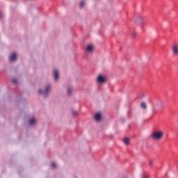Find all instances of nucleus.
Returning a JSON list of instances; mask_svg holds the SVG:
<instances>
[{"label": "nucleus", "instance_id": "16", "mask_svg": "<svg viewBox=\"0 0 178 178\" xmlns=\"http://www.w3.org/2000/svg\"><path fill=\"white\" fill-rule=\"evenodd\" d=\"M72 115H73V116H77V111H72Z\"/></svg>", "mask_w": 178, "mask_h": 178}, {"label": "nucleus", "instance_id": "19", "mask_svg": "<svg viewBox=\"0 0 178 178\" xmlns=\"http://www.w3.org/2000/svg\"><path fill=\"white\" fill-rule=\"evenodd\" d=\"M132 37H134V38L136 37V33H132Z\"/></svg>", "mask_w": 178, "mask_h": 178}, {"label": "nucleus", "instance_id": "6", "mask_svg": "<svg viewBox=\"0 0 178 178\" xmlns=\"http://www.w3.org/2000/svg\"><path fill=\"white\" fill-rule=\"evenodd\" d=\"M16 59H17V54L13 53L10 56V62H15V60H16Z\"/></svg>", "mask_w": 178, "mask_h": 178}, {"label": "nucleus", "instance_id": "5", "mask_svg": "<svg viewBox=\"0 0 178 178\" xmlns=\"http://www.w3.org/2000/svg\"><path fill=\"white\" fill-rule=\"evenodd\" d=\"M95 119L96 122H101V120H102V115L101 114V113H97L95 115Z\"/></svg>", "mask_w": 178, "mask_h": 178}, {"label": "nucleus", "instance_id": "15", "mask_svg": "<svg viewBox=\"0 0 178 178\" xmlns=\"http://www.w3.org/2000/svg\"><path fill=\"white\" fill-rule=\"evenodd\" d=\"M12 81H13V84H17V83H19V81H17V79H13Z\"/></svg>", "mask_w": 178, "mask_h": 178}, {"label": "nucleus", "instance_id": "1", "mask_svg": "<svg viewBox=\"0 0 178 178\" xmlns=\"http://www.w3.org/2000/svg\"><path fill=\"white\" fill-rule=\"evenodd\" d=\"M51 88H52V85L51 83H47L44 86L43 90H38V94L42 95L44 98H48V97H49V94H51Z\"/></svg>", "mask_w": 178, "mask_h": 178}, {"label": "nucleus", "instance_id": "10", "mask_svg": "<svg viewBox=\"0 0 178 178\" xmlns=\"http://www.w3.org/2000/svg\"><path fill=\"white\" fill-rule=\"evenodd\" d=\"M124 143L125 144V145H129V144H130V138H125L124 139Z\"/></svg>", "mask_w": 178, "mask_h": 178}, {"label": "nucleus", "instance_id": "11", "mask_svg": "<svg viewBox=\"0 0 178 178\" xmlns=\"http://www.w3.org/2000/svg\"><path fill=\"white\" fill-rule=\"evenodd\" d=\"M140 106L141 108H143V109H147V104H145V102H142L140 104Z\"/></svg>", "mask_w": 178, "mask_h": 178}, {"label": "nucleus", "instance_id": "2", "mask_svg": "<svg viewBox=\"0 0 178 178\" xmlns=\"http://www.w3.org/2000/svg\"><path fill=\"white\" fill-rule=\"evenodd\" d=\"M152 138H154V140H161L162 137H163V131H155L151 135Z\"/></svg>", "mask_w": 178, "mask_h": 178}, {"label": "nucleus", "instance_id": "17", "mask_svg": "<svg viewBox=\"0 0 178 178\" xmlns=\"http://www.w3.org/2000/svg\"><path fill=\"white\" fill-rule=\"evenodd\" d=\"M153 115H156V110L155 108H153Z\"/></svg>", "mask_w": 178, "mask_h": 178}, {"label": "nucleus", "instance_id": "3", "mask_svg": "<svg viewBox=\"0 0 178 178\" xmlns=\"http://www.w3.org/2000/svg\"><path fill=\"white\" fill-rule=\"evenodd\" d=\"M172 52L174 56H178V44L175 43L172 47Z\"/></svg>", "mask_w": 178, "mask_h": 178}, {"label": "nucleus", "instance_id": "4", "mask_svg": "<svg viewBox=\"0 0 178 178\" xmlns=\"http://www.w3.org/2000/svg\"><path fill=\"white\" fill-rule=\"evenodd\" d=\"M94 51V46L92 44H88L86 49V54H92Z\"/></svg>", "mask_w": 178, "mask_h": 178}, {"label": "nucleus", "instance_id": "18", "mask_svg": "<svg viewBox=\"0 0 178 178\" xmlns=\"http://www.w3.org/2000/svg\"><path fill=\"white\" fill-rule=\"evenodd\" d=\"M152 163H153L152 161L150 160L149 162V166H152Z\"/></svg>", "mask_w": 178, "mask_h": 178}, {"label": "nucleus", "instance_id": "7", "mask_svg": "<svg viewBox=\"0 0 178 178\" xmlns=\"http://www.w3.org/2000/svg\"><path fill=\"white\" fill-rule=\"evenodd\" d=\"M54 76L55 81H59V71L58 70H54Z\"/></svg>", "mask_w": 178, "mask_h": 178}, {"label": "nucleus", "instance_id": "8", "mask_svg": "<svg viewBox=\"0 0 178 178\" xmlns=\"http://www.w3.org/2000/svg\"><path fill=\"white\" fill-rule=\"evenodd\" d=\"M97 81L99 83H105V76L99 75V76H97Z\"/></svg>", "mask_w": 178, "mask_h": 178}, {"label": "nucleus", "instance_id": "14", "mask_svg": "<svg viewBox=\"0 0 178 178\" xmlns=\"http://www.w3.org/2000/svg\"><path fill=\"white\" fill-rule=\"evenodd\" d=\"M51 168H53V169H55V168H56V163L52 162L51 163Z\"/></svg>", "mask_w": 178, "mask_h": 178}, {"label": "nucleus", "instance_id": "12", "mask_svg": "<svg viewBox=\"0 0 178 178\" xmlns=\"http://www.w3.org/2000/svg\"><path fill=\"white\" fill-rule=\"evenodd\" d=\"M67 91L68 95H72V92H73V90H72V88H68Z\"/></svg>", "mask_w": 178, "mask_h": 178}, {"label": "nucleus", "instance_id": "21", "mask_svg": "<svg viewBox=\"0 0 178 178\" xmlns=\"http://www.w3.org/2000/svg\"><path fill=\"white\" fill-rule=\"evenodd\" d=\"M143 178H147V177H143Z\"/></svg>", "mask_w": 178, "mask_h": 178}, {"label": "nucleus", "instance_id": "13", "mask_svg": "<svg viewBox=\"0 0 178 178\" xmlns=\"http://www.w3.org/2000/svg\"><path fill=\"white\" fill-rule=\"evenodd\" d=\"M85 5H86V1H81V3H80V7L83 8Z\"/></svg>", "mask_w": 178, "mask_h": 178}, {"label": "nucleus", "instance_id": "20", "mask_svg": "<svg viewBox=\"0 0 178 178\" xmlns=\"http://www.w3.org/2000/svg\"><path fill=\"white\" fill-rule=\"evenodd\" d=\"M2 18V13H0V19Z\"/></svg>", "mask_w": 178, "mask_h": 178}, {"label": "nucleus", "instance_id": "9", "mask_svg": "<svg viewBox=\"0 0 178 178\" xmlns=\"http://www.w3.org/2000/svg\"><path fill=\"white\" fill-rule=\"evenodd\" d=\"M35 123H37V120L35 118H33L29 120V124L31 126H34Z\"/></svg>", "mask_w": 178, "mask_h": 178}]
</instances>
